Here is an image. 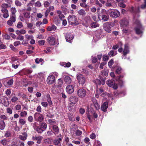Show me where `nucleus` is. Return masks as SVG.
Listing matches in <instances>:
<instances>
[{"label": "nucleus", "mask_w": 146, "mask_h": 146, "mask_svg": "<svg viewBox=\"0 0 146 146\" xmlns=\"http://www.w3.org/2000/svg\"><path fill=\"white\" fill-rule=\"evenodd\" d=\"M135 23L137 25L135 29L136 33L138 35L142 34L143 33V29L140 21L139 20H137L135 22Z\"/></svg>", "instance_id": "obj_1"}, {"label": "nucleus", "mask_w": 146, "mask_h": 146, "mask_svg": "<svg viewBox=\"0 0 146 146\" xmlns=\"http://www.w3.org/2000/svg\"><path fill=\"white\" fill-rule=\"evenodd\" d=\"M35 120L37 121L42 122L44 119L43 115L40 113L36 112L34 115Z\"/></svg>", "instance_id": "obj_2"}, {"label": "nucleus", "mask_w": 146, "mask_h": 146, "mask_svg": "<svg viewBox=\"0 0 146 146\" xmlns=\"http://www.w3.org/2000/svg\"><path fill=\"white\" fill-rule=\"evenodd\" d=\"M76 79L79 84H83L86 81L85 77L81 74H78L76 75Z\"/></svg>", "instance_id": "obj_3"}, {"label": "nucleus", "mask_w": 146, "mask_h": 146, "mask_svg": "<svg viewBox=\"0 0 146 146\" xmlns=\"http://www.w3.org/2000/svg\"><path fill=\"white\" fill-rule=\"evenodd\" d=\"M68 22L69 24L72 25L76 23L77 21L76 17L73 15H70L68 17Z\"/></svg>", "instance_id": "obj_4"}, {"label": "nucleus", "mask_w": 146, "mask_h": 146, "mask_svg": "<svg viewBox=\"0 0 146 146\" xmlns=\"http://www.w3.org/2000/svg\"><path fill=\"white\" fill-rule=\"evenodd\" d=\"M77 94L79 97L83 98L86 95V90L83 88H80L77 91Z\"/></svg>", "instance_id": "obj_5"}, {"label": "nucleus", "mask_w": 146, "mask_h": 146, "mask_svg": "<svg viewBox=\"0 0 146 146\" xmlns=\"http://www.w3.org/2000/svg\"><path fill=\"white\" fill-rule=\"evenodd\" d=\"M111 27L112 26L111 23L107 22L104 24L103 28L104 30L108 33H110L111 32Z\"/></svg>", "instance_id": "obj_6"}, {"label": "nucleus", "mask_w": 146, "mask_h": 146, "mask_svg": "<svg viewBox=\"0 0 146 146\" xmlns=\"http://www.w3.org/2000/svg\"><path fill=\"white\" fill-rule=\"evenodd\" d=\"M48 43L51 45H54L56 44V40L52 36H48L47 39Z\"/></svg>", "instance_id": "obj_7"}, {"label": "nucleus", "mask_w": 146, "mask_h": 146, "mask_svg": "<svg viewBox=\"0 0 146 146\" xmlns=\"http://www.w3.org/2000/svg\"><path fill=\"white\" fill-rule=\"evenodd\" d=\"M107 85L109 87H112L114 89L117 88L118 86L117 84H115L114 82L111 80H108L106 82Z\"/></svg>", "instance_id": "obj_8"}, {"label": "nucleus", "mask_w": 146, "mask_h": 146, "mask_svg": "<svg viewBox=\"0 0 146 146\" xmlns=\"http://www.w3.org/2000/svg\"><path fill=\"white\" fill-rule=\"evenodd\" d=\"M102 32L100 30H98L95 32L94 39L95 40H98L100 39L102 36Z\"/></svg>", "instance_id": "obj_9"}, {"label": "nucleus", "mask_w": 146, "mask_h": 146, "mask_svg": "<svg viewBox=\"0 0 146 146\" xmlns=\"http://www.w3.org/2000/svg\"><path fill=\"white\" fill-rule=\"evenodd\" d=\"M0 103L2 104L5 107H7L9 105L8 99L3 96L0 97Z\"/></svg>", "instance_id": "obj_10"}, {"label": "nucleus", "mask_w": 146, "mask_h": 146, "mask_svg": "<svg viewBox=\"0 0 146 146\" xmlns=\"http://www.w3.org/2000/svg\"><path fill=\"white\" fill-rule=\"evenodd\" d=\"M97 12H98V16L99 17L106 15L108 13L107 11L104 9H102L100 10V8H98L97 9Z\"/></svg>", "instance_id": "obj_11"}, {"label": "nucleus", "mask_w": 146, "mask_h": 146, "mask_svg": "<svg viewBox=\"0 0 146 146\" xmlns=\"http://www.w3.org/2000/svg\"><path fill=\"white\" fill-rule=\"evenodd\" d=\"M111 17L113 18H117L120 15V12L116 10H114L110 13Z\"/></svg>", "instance_id": "obj_12"}, {"label": "nucleus", "mask_w": 146, "mask_h": 146, "mask_svg": "<svg viewBox=\"0 0 146 146\" xmlns=\"http://www.w3.org/2000/svg\"><path fill=\"white\" fill-rule=\"evenodd\" d=\"M55 79L54 77L52 76V75L50 74L47 78L46 82L48 84H52L55 82Z\"/></svg>", "instance_id": "obj_13"}, {"label": "nucleus", "mask_w": 146, "mask_h": 146, "mask_svg": "<svg viewBox=\"0 0 146 146\" xmlns=\"http://www.w3.org/2000/svg\"><path fill=\"white\" fill-rule=\"evenodd\" d=\"M74 87L71 85H68L66 88V91L68 94H71L74 92Z\"/></svg>", "instance_id": "obj_14"}, {"label": "nucleus", "mask_w": 146, "mask_h": 146, "mask_svg": "<svg viewBox=\"0 0 146 146\" xmlns=\"http://www.w3.org/2000/svg\"><path fill=\"white\" fill-rule=\"evenodd\" d=\"M74 38V36L72 34L70 33H67L66 35V39L67 41L71 43Z\"/></svg>", "instance_id": "obj_15"}, {"label": "nucleus", "mask_w": 146, "mask_h": 146, "mask_svg": "<svg viewBox=\"0 0 146 146\" xmlns=\"http://www.w3.org/2000/svg\"><path fill=\"white\" fill-rule=\"evenodd\" d=\"M128 53V45L127 44H125V48L123 52V55L122 56V58L123 59H125L127 58V55Z\"/></svg>", "instance_id": "obj_16"}, {"label": "nucleus", "mask_w": 146, "mask_h": 146, "mask_svg": "<svg viewBox=\"0 0 146 146\" xmlns=\"http://www.w3.org/2000/svg\"><path fill=\"white\" fill-rule=\"evenodd\" d=\"M62 141V137H59L58 139H55L53 141V144L56 146H61V141Z\"/></svg>", "instance_id": "obj_17"}, {"label": "nucleus", "mask_w": 146, "mask_h": 146, "mask_svg": "<svg viewBox=\"0 0 146 146\" xmlns=\"http://www.w3.org/2000/svg\"><path fill=\"white\" fill-rule=\"evenodd\" d=\"M43 137L42 136H33L32 137V139L33 141H36V143L38 144H40L41 142V140Z\"/></svg>", "instance_id": "obj_18"}, {"label": "nucleus", "mask_w": 146, "mask_h": 146, "mask_svg": "<svg viewBox=\"0 0 146 146\" xmlns=\"http://www.w3.org/2000/svg\"><path fill=\"white\" fill-rule=\"evenodd\" d=\"M108 102H105L101 106V109L104 112H106L108 107Z\"/></svg>", "instance_id": "obj_19"}, {"label": "nucleus", "mask_w": 146, "mask_h": 146, "mask_svg": "<svg viewBox=\"0 0 146 146\" xmlns=\"http://www.w3.org/2000/svg\"><path fill=\"white\" fill-rule=\"evenodd\" d=\"M78 101V98L76 96H72L70 97V101L72 104L76 103Z\"/></svg>", "instance_id": "obj_20"}, {"label": "nucleus", "mask_w": 146, "mask_h": 146, "mask_svg": "<svg viewBox=\"0 0 146 146\" xmlns=\"http://www.w3.org/2000/svg\"><path fill=\"white\" fill-rule=\"evenodd\" d=\"M123 75H120L118 78V84L121 86L123 85L125 83V81L123 80L122 79L123 77Z\"/></svg>", "instance_id": "obj_21"}, {"label": "nucleus", "mask_w": 146, "mask_h": 146, "mask_svg": "<svg viewBox=\"0 0 146 146\" xmlns=\"http://www.w3.org/2000/svg\"><path fill=\"white\" fill-rule=\"evenodd\" d=\"M105 80V78H103L102 79H101L102 81H101L100 80L96 79V80H94V82H95L97 85H100L101 84H102V85H104L105 84L104 81Z\"/></svg>", "instance_id": "obj_22"}, {"label": "nucleus", "mask_w": 146, "mask_h": 146, "mask_svg": "<svg viewBox=\"0 0 146 146\" xmlns=\"http://www.w3.org/2000/svg\"><path fill=\"white\" fill-rule=\"evenodd\" d=\"M53 133L54 135H56L59 133V129L58 127L56 125H54L52 127Z\"/></svg>", "instance_id": "obj_23"}, {"label": "nucleus", "mask_w": 146, "mask_h": 146, "mask_svg": "<svg viewBox=\"0 0 146 146\" xmlns=\"http://www.w3.org/2000/svg\"><path fill=\"white\" fill-rule=\"evenodd\" d=\"M16 34L18 35L21 34H25L26 33V31L24 29H22L20 30H17L15 31Z\"/></svg>", "instance_id": "obj_24"}, {"label": "nucleus", "mask_w": 146, "mask_h": 146, "mask_svg": "<svg viewBox=\"0 0 146 146\" xmlns=\"http://www.w3.org/2000/svg\"><path fill=\"white\" fill-rule=\"evenodd\" d=\"M6 124L4 121L2 120H0V129L3 130L5 128Z\"/></svg>", "instance_id": "obj_25"}, {"label": "nucleus", "mask_w": 146, "mask_h": 146, "mask_svg": "<svg viewBox=\"0 0 146 146\" xmlns=\"http://www.w3.org/2000/svg\"><path fill=\"white\" fill-rule=\"evenodd\" d=\"M34 128L38 133H41L44 131L40 127L35 126L34 127Z\"/></svg>", "instance_id": "obj_26"}, {"label": "nucleus", "mask_w": 146, "mask_h": 146, "mask_svg": "<svg viewBox=\"0 0 146 146\" xmlns=\"http://www.w3.org/2000/svg\"><path fill=\"white\" fill-rule=\"evenodd\" d=\"M8 7V5L6 3H3L1 5V11H4L7 10V8Z\"/></svg>", "instance_id": "obj_27"}, {"label": "nucleus", "mask_w": 146, "mask_h": 146, "mask_svg": "<svg viewBox=\"0 0 146 146\" xmlns=\"http://www.w3.org/2000/svg\"><path fill=\"white\" fill-rule=\"evenodd\" d=\"M94 106L96 110H98L100 108V106L97 102L96 100L94 99L93 100Z\"/></svg>", "instance_id": "obj_28"}, {"label": "nucleus", "mask_w": 146, "mask_h": 146, "mask_svg": "<svg viewBox=\"0 0 146 146\" xmlns=\"http://www.w3.org/2000/svg\"><path fill=\"white\" fill-rule=\"evenodd\" d=\"M6 86L7 87H9L11 86L13 84V81L12 79L8 80L6 81Z\"/></svg>", "instance_id": "obj_29"}, {"label": "nucleus", "mask_w": 146, "mask_h": 146, "mask_svg": "<svg viewBox=\"0 0 146 146\" xmlns=\"http://www.w3.org/2000/svg\"><path fill=\"white\" fill-rule=\"evenodd\" d=\"M63 82L62 80L60 79H59L58 80V82L56 85V87L57 88L61 87L62 86Z\"/></svg>", "instance_id": "obj_30"}, {"label": "nucleus", "mask_w": 146, "mask_h": 146, "mask_svg": "<svg viewBox=\"0 0 146 146\" xmlns=\"http://www.w3.org/2000/svg\"><path fill=\"white\" fill-rule=\"evenodd\" d=\"M102 17V20L104 21H106L108 20L109 19V17L108 13L106 15H103Z\"/></svg>", "instance_id": "obj_31"}, {"label": "nucleus", "mask_w": 146, "mask_h": 146, "mask_svg": "<svg viewBox=\"0 0 146 146\" xmlns=\"http://www.w3.org/2000/svg\"><path fill=\"white\" fill-rule=\"evenodd\" d=\"M117 54V51L111 50L109 52L108 55L110 57H111L115 56Z\"/></svg>", "instance_id": "obj_32"}, {"label": "nucleus", "mask_w": 146, "mask_h": 146, "mask_svg": "<svg viewBox=\"0 0 146 146\" xmlns=\"http://www.w3.org/2000/svg\"><path fill=\"white\" fill-rule=\"evenodd\" d=\"M56 29V27L54 25L51 26H49L47 28V30L48 31H55Z\"/></svg>", "instance_id": "obj_33"}, {"label": "nucleus", "mask_w": 146, "mask_h": 146, "mask_svg": "<svg viewBox=\"0 0 146 146\" xmlns=\"http://www.w3.org/2000/svg\"><path fill=\"white\" fill-rule=\"evenodd\" d=\"M11 14L10 15H16L15 13L17 12L16 9L14 7H12L10 9Z\"/></svg>", "instance_id": "obj_34"}, {"label": "nucleus", "mask_w": 146, "mask_h": 146, "mask_svg": "<svg viewBox=\"0 0 146 146\" xmlns=\"http://www.w3.org/2000/svg\"><path fill=\"white\" fill-rule=\"evenodd\" d=\"M2 13H3V16L4 18H7L9 16V14L8 13V10L5 11H1Z\"/></svg>", "instance_id": "obj_35"}, {"label": "nucleus", "mask_w": 146, "mask_h": 146, "mask_svg": "<svg viewBox=\"0 0 146 146\" xmlns=\"http://www.w3.org/2000/svg\"><path fill=\"white\" fill-rule=\"evenodd\" d=\"M64 80L65 82L68 84L70 83L72 81L71 78L69 76H65L64 78Z\"/></svg>", "instance_id": "obj_36"}, {"label": "nucleus", "mask_w": 146, "mask_h": 146, "mask_svg": "<svg viewBox=\"0 0 146 146\" xmlns=\"http://www.w3.org/2000/svg\"><path fill=\"white\" fill-rule=\"evenodd\" d=\"M47 125L44 122L41 123L40 126V127L43 130H44V131L47 128Z\"/></svg>", "instance_id": "obj_37"}, {"label": "nucleus", "mask_w": 146, "mask_h": 146, "mask_svg": "<svg viewBox=\"0 0 146 146\" xmlns=\"http://www.w3.org/2000/svg\"><path fill=\"white\" fill-rule=\"evenodd\" d=\"M27 27L30 29H34L35 28V26L33 24L30 23H27Z\"/></svg>", "instance_id": "obj_38"}, {"label": "nucleus", "mask_w": 146, "mask_h": 146, "mask_svg": "<svg viewBox=\"0 0 146 146\" xmlns=\"http://www.w3.org/2000/svg\"><path fill=\"white\" fill-rule=\"evenodd\" d=\"M91 21L90 19H88V20L85 21V23H84V25L86 27H88L90 25H91Z\"/></svg>", "instance_id": "obj_39"}, {"label": "nucleus", "mask_w": 146, "mask_h": 146, "mask_svg": "<svg viewBox=\"0 0 146 146\" xmlns=\"http://www.w3.org/2000/svg\"><path fill=\"white\" fill-rule=\"evenodd\" d=\"M78 13L80 15H85L86 13L83 9H81L78 11Z\"/></svg>", "instance_id": "obj_40"}, {"label": "nucleus", "mask_w": 146, "mask_h": 146, "mask_svg": "<svg viewBox=\"0 0 146 146\" xmlns=\"http://www.w3.org/2000/svg\"><path fill=\"white\" fill-rule=\"evenodd\" d=\"M91 26L92 28H95L96 27H99V25L96 22H93L91 24Z\"/></svg>", "instance_id": "obj_41"}, {"label": "nucleus", "mask_w": 146, "mask_h": 146, "mask_svg": "<svg viewBox=\"0 0 146 146\" xmlns=\"http://www.w3.org/2000/svg\"><path fill=\"white\" fill-rule=\"evenodd\" d=\"M25 38L27 40H29L33 38V36L32 35H29L28 34H26L25 35Z\"/></svg>", "instance_id": "obj_42"}, {"label": "nucleus", "mask_w": 146, "mask_h": 146, "mask_svg": "<svg viewBox=\"0 0 146 146\" xmlns=\"http://www.w3.org/2000/svg\"><path fill=\"white\" fill-rule=\"evenodd\" d=\"M0 118L1 119V120H2L3 121H4V120H7L8 119V117L5 115L3 114H2L0 115Z\"/></svg>", "instance_id": "obj_43"}, {"label": "nucleus", "mask_w": 146, "mask_h": 146, "mask_svg": "<svg viewBox=\"0 0 146 146\" xmlns=\"http://www.w3.org/2000/svg\"><path fill=\"white\" fill-rule=\"evenodd\" d=\"M18 98L16 96H14L12 97L11 100L12 102L15 103L18 101Z\"/></svg>", "instance_id": "obj_44"}, {"label": "nucleus", "mask_w": 146, "mask_h": 146, "mask_svg": "<svg viewBox=\"0 0 146 146\" xmlns=\"http://www.w3.org/2000/svg\"><path fill=\"white\" fill-rule=\"evenodd\" d=\"M30 12H26L24 13L23 14V15L25 17L28 19L30 17Z\"/></svg>", "instance_id": "obj_45"}, {"label": "nucleus", "mask_w": 146, "mask_h": 146, "mask_svg": "<svg viewBox=\"0 0 146 146\" xmlns=\"http://www.w3.org/2000/svg\"><path fill=\"white\" fill-rule=\"evenodd\" d=\"M9 20L14 23L16 21V15H10Z\"/></svg>", "instance_id": "obj_46"}, {"label": "nucleus", "mask_w": 146, "mask_h": 146, "mask_svg": "<svg viewBox=\"0 0 146 146\" xmlns=\"http://www.w3.org/2000/svg\"><path fill=\"white\" fill-rule=\"evenodd\" d=\"M122 71L121 68L120 67H117L116 70V72L117 74H119Z\"/></svg>", "instance_id": "obj_47"}, {"label": "nucleus", "mask_w": 146, "mask_h": 146, "mask_svg": "<svg viewBox=\"0 0 146 146\" xmlns=\"http://www.w3.org/2000/svg\"><path fill=\"white\" fill-rule=\"evenodd\" d=\"M44 143L46 144H49L50 143L51 139L50 138H48L45 139L44 141Z\"/></svg>", "instance_id": "obj_48"}, {"label": "nucleus", "mask_w": 146, "mask_h": 146, "mask_svg": "<svg viewBox=\"0 0 146 146\" xmlns=\"http://www.w3.org/2000/svg\"><path fill=\"white\" fill-rule=\"evenodd\" d=\"M101 74L103 76H107L108 75V70H104L102 71L101 72Z\"/></svg>", "instance_id": "obj_49"}, {"label": "nucleus", "mask_w": 146, "mask_h": 146, "mask_svg": "<svg viewBox=\"0 0 146 146\" xmlns=\"http://www.w3.org/2000/svg\"><path fill=\"white\" fill-rule=\"evenodd\" d=\"M7 139H4L1 141V143L3 145H5L7 144Z\"/></svg>", "instance_id": "obj_50"}, {"label": "nucleus", "mask_w": 146, "mask_h": 146, "mask_svg": "<svg viewBox=\"0 0 146 146\" xmlns=\"http://www.w3.org/2000/svg\"><path fill=\"white\" fill-rule=\"evenodd\" d=\"M35 6L36 7H38L41 6V4L40 1H38L35 3Z\"/></svg>", "instance_id": "obj_51"}, {"label": "nucleus", "mask_w": 146, "mask_h": 146, "mask_svg": "<svg viewBox=\"0 0 146 146\" xmlns=\"http://www.w3.org/2000/svg\"><path fill=\"white\" fill-rule=\"evenodd\" d=\"M27 112L25 111H24L21 112L20 115L22 117H25L27 115Z\"/></svg>", "instance_id": "obj_52"}, {"label": "nucleus", "mask_w": 146, "mask_h": 146, "mask_svg": "<svg viewBox=\"0 0 146 146\" xmlns=\"http://www.w3.org/2000/svg\"><path fill=\"white\" fill-rule=\"evenodd\" d=\"M19 122L21 125H24L26 123L25 121L23 119H20L19 120Z\"/></svg>", "instance_id": "obj_53"}, {"label": "nucleus", "mask_w": 146, "mask_h": 146, "mask_svg": "<svg viewBox=\"0 0 146 146\" xmlns=\"http://www.w3.org/2000/svg\"><path fill=\"white\" fill-rule=\"evenodd\" d=\"M15 4L17 6L20 7L22 5L21 3L19 1L16 0L15 1Z\"/></svg>", "instance_id": "obj_54"}, {"label": "nucleus", "mask_w": 146, "mask_h": 146, "mask_svg": "<svg viewBox=\"0 0 146 146\" xmlns=\"http://www.w3.org/2000/svg\"><path fill=\"white\" fill-rule=\"evenodd\" d=\"M52 76H54L55 78H56L58 75V74L56 72H52L50 74Z\"/></svg>", "instance_id": "obj_55"}, {"label": "nucleus", "mask_w": 146, "mask_h": 146, "mask_svg": "<svg viewBox=\"0 0 146 146\" xmlns=\"http://www.w3.org/2000/svg\"><path fill=\"white\" fill-rule=\"evenodd\" d=\"M19 36L17 37L16 39L17 40H23L24 39V36L21 35H18Z\"/></svg>", "instance_id": "obj_56"}, {"label": "nucleus", "mask_w": 146, "mask_h": 146, "mask_svg": "<svg viewBox=\"0 0 146 146\" xmlns=\"http://www.w3.org/2000/svg\"><path fill=\"white\" fill-rule=\"evenodd\" d=\"M82 131L78 130H76L75 132V134L77 136H80L82 134Z\"/></svg>", "instance_id": "obj_57"}, {"label": "nucleus", "mask_w": 146, "mask_h": 146, "mask_svg": "<svg viewBox=\"0 0 146 146\" xmlns=\"http://www.w3.org/2000/svg\"><path fill=\"white\" fill-rule=\"evenodd\" d=\"M7 113L11 114L12 113V110L11 109L9 108H7Z\"/></svg>", "instance_id": "obj_58"}, {"label": "nucleus", "mask_w": 146, "mask_h": 146, "mask_svg": "<svg viewBox=\"0 0 146 146\" xmlns=\"http://www.w3.org/2000/svg\"><path fill=\"white\" fill-rule=\"evenodd\" d=\"M45 42L44 40H39L38 42V44L40 45H43L44 44Z\"/></svg>", "instance_id": "obj_59"}, {"label": "nucleus", "mask_w": 146, "mask_h": 146, "mask_svg": "<svg viewBox=\"0 0 146 146\" xmlns=\"http://www.w3.org/2000/svg\"><path fill=\"white\" fill-rule=\"evenodd\" d=\"M19 138L21 140L25 141V140L27 138V137L24 135H20L19 136Z\"/></svg>", "instance_id": "obj_60"}, {"label": "nucleus", "mask_w": 146, "mask_h": 146, "mask_svg": "<svg viewBox=\"0 0 146 146\" xmlns=\"http://www.w3.org/2000/svg\"><path fill=\"white\" fill-rule=\"evenodd\" d=\"M113 63V60H111L108 63V65L109 67L111 68Z\"/></svg>", "instance_id": "obj_61"}, {"label": "nucleus", "mask_w": 146, "mask_h": 146, "mask_svg": "<svg viewBox=\"0 0 146 146\" xmlns=\"http://www.w3.org/2000/svg\"><path fill=\"white\" fill-rule=\"evenodd\" d=\"M23 26V24L22 23H21V22H19L17 25V27L18 28H21V27H22Z\"/></svg>", "instance_id": "obj_62"}, {"label": "nucleus", "mask_w": 146, "mask_h": 146, "mask_svg": "<svg viewBox=\"0 0 146 146\" xmlns=\"http://www.w3.org/2000/svg\"><path fill=\"white\" fill-rule=\"evenodd\" d=\"M21 44V42L19 41H17L14 42L13 44L15 46H17Z\"/></svg>", "instance_id": "obj_63"}, {"label": "nucleus", "mask_w": 146, "mask_h": 146, "mask_svg": "<svg viewBox=\"0 0 146 146\" xmlns=\"http://www.w3.org/2000/svg\"><path fill=\"white\" fill-rule=\"evenodd\" d=\"M42 109L41 106H38L36 108V110L38 112V113H40L41 112Z\"/></svg>", "instance_id": "obj_64"}]
</instances>
